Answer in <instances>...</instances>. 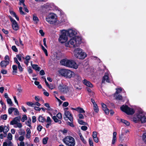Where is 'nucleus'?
<instances>
[{
	"instance_id": "1",
	"label": "nucleus",
	"mask_w": 146,
	"mask_h": 146,
	"mask_svg": "<svg viewBox=\"0 0 146 146\" xmlns=\"http://www.w3.org/2000/svg\"><path fill=\"white\" fill-rule=\"evenodd\" d=\"M74 33L75 31L71 29L63 32L58 39L59 41L62 43L67 41L68 40L67 36H69L70 37H75L77 36H75Z\"/></svg>"
},
{
	"instance_id": "2",
	"label": "nucleus",
	"mask_w": 146,
	"mask_h": 146,
	"mask_svg": "<svg viewBox=\"0 0 146 146\" xmlns=\"http://www.w3.org/2000/svg\"><path fill=\"white\" fill-rule=\"evenodd\" d=\"M82 42V39L80 37L77 36L75 37H73L70 40L65 42V45L66 46H70V44L73 45L74 47H76L79 46ZM65 43V42H64Z\"/></svg>"
},
{
	"instance_id": "3",
	"label": "nucleus",
	"mask_w": 146,
	"mask_h": 146,
	"mask_svg": "<svg viewBox=\"0 0 146 146\" xmlns=\"http://www.w3.org/2000/svg\"><path fill=\"white\" fill-rule=\"evenodd\" d=\"M60 63L62 65L68 67L77 69L78 66L76 62L73 60L63 59L60 61Z\"/></svg>"
},
{
	"instance_id": "4",
	"label": "nucleus",
	"mask_w": 146,
	"mask_h": 146,
	"mask_svg": "<svg viewBox=\"0 0 146 146\" xmlns=\"http://www.w3.org/2000/svg\"><path fill=\"white\" fill-rule=\"evenodd\" d=\"M64 115L65 117H64V119L65 120H67L69 119L71 121V122L68 121L67 123V124L70 125V127H74V125L73 123V117L72 114L68 111H65Z\"/></svg>"
},
{
	"instance_id": "5",
	"label": "nucleus",
	"mask_w": 146,
	"mask_h": 146,
	"mask_svg": "<svg viewBox=\"0 0 146 146\" xmlns=\"http://www.w3.org/2000/svg\"><path fill=\"white\" fill-rule=\"evenodd\" d=\"M74 55L76 58L79 59H84L87 56L86 53L83 52L82 50L80 48L75 50Z\"/></svg>"
},
{
	"instance_id": "6",
	"label": "nucleus",
	"mask_w": 146,
	"mask_h": 146,
	"mask_svg": "<svg viewBox=\"0 0 146 146\" xmlns=\"http://www.w3.org/2000/svg\"><path fill=\"white\" fill-rule=\"evenodd\" d=\"M64 142L68 146H74L75 142L74 139L72 137L67 136L63 140Z\"/></svg>"
},
{
	"instance_id": "7",
	"label": "nucleus",
	"mask_w": 146,
	"mask_h": 146,
	"mask_svg": "<svg viewBox=\"0 0 146 146\" xmlns=\"http://www.w3.org/2000/svg\"><path fill=\"white\" fill-rule=\"evenodd\" d=\"M60 73L62 76L68 78H70L74 74L71 70L66 69L61 70Z\"/></svg>"
},
{
	"instance_id": "8",
	"label": "nucleus",
	"mask_w": 146,
	"mask_h": 146,
	"mask_svg": "<svg viewBox=\"0 0 146 146\" xmlns=\"http://www.w3.org/2000/svg\"><path fill=\"white\" fill-rule=\"evenodd\" d=\"M121 110L128 115H133L135 113V111L133 108H131L128 106L123 105L120 107Z\"/></svg>"
},
{
	"instance_id": "9",
	"label": "nucleus",
	"mask_w": 146,
	"mask_h": 146,
	"mask_svg": "<svg viewBox=\"0 0 146 146\" xmlns=\"http://www.w3.org/2000/svg\"><path fill=\"white\" fill-rule=\"evenodd\" d=\"M58 88L60 92L64 94H67L69 91L68 87L66 85H59Z\"/></svg>"
},
{
	"instance_id": "10",
	"label": "nucleus",
	"mask_w": 146,
	"mask_h": 146,
	"mask_svg": "<svg viewBox=\"0 0 146 146\" xmlns=\"http://www.w3.org/2000/svg\"><path fill=\"white\" fill-rule=\"evenodd\" d=\"M9 19L12 23V27L13 30L17 31L19 29V27L17 22L13 19L11 16H9Z\"/></svg>"
},
{
	"instance_id": "11",
	"label": "nucleus",
	"mask_w": 146,
	"mask_h": 146,
	"mask_svg": "<svg viewBox=\"0 0 146 146\" xmlns=\"http://www.w3.org/2000/svg\"><path fill=\"white\" fill-rule=\"evenodd\" d=\"M9 61L2 60L0 63V66L2 68H5L9 64Z\"/></svg>"
},
{
	"instance_id": "12",
	"label": "nucleus",
	"mask_w": 146,
	"mask_h": 146,
	"mask_svg": "<svg viewBox=\"0 0 146 146\" xmlns=\"http://www.w3.org/2000/svg\"><path fill=\"white\" fill-rule=\"evenodd\" d=\"M101 105L102 107V109L104 111L105 113L107 114L108 115L109 113V110L107 108L106 105L103 103H101Z\"/></svg>"
},
{
	"instance_id": "13",
	"label": "nucleus",
	"mask_w": 146,
	"mask_h": 146,
	"mask_svg": "<svg viewBox=\"0 0 146 146\" xmlns=\"http://www.w3.org/2000/svg\"><path fill=\"white\" fill-rule=\"evenodd\" d=\"M139 115H140V113L137 114L134 117L132 118V120L135 123H138L140 121V118Z\"/></svg>"
},
{
	"instance_id": "14",
	"label": "nucleus",
	"mask_w": 146,
	"mask_h": 146,
	"mask_svg": "<svg viewBox=\"0 0 146 146\" xmlns=\"http://www.w3.org/2000/svg\"><path fill=\"white\" fill-rule=\"evenodd\" d=\"M140 121L142 123H145L146 122V115L143 113H140Z\"/></svg>"
},
{
	"instance_id": "15",
	"label": "nucleus",
	"mask_w": 146,
	"mask_h": 146,
	"mask_svg": "<svg viewBox=\"0 0 146 146\" xmlns=\"http://www.w3.org/2000/svg\"><path fill=\"white\" fill-rule=\"evenodd\" d=\"M106 81L108 83H110V81L109 76L107 75H104L103 77L102 80V83H105V81Z\"/></svg>"
},
{
	"instance_id": "16",
	"label": "nucleus",
	"mask_w": 146,
	"mask_h": 146,
	"mask_svg": "<svg viewBox=\"0 0 146 146\" xmlns=\"http://www.w3.org/2000/svg\"><path fill=\"white\" fill-rule=\"evenodd\" d=\"M84 84L86 85L87 86L90 87L92 88L93 87L92 84L90 82L87 81L86 79H84L83 80Z\"/></svg>"
},
{
	"instance_id": "17",
	"label": "nucleus",
	"mask_w": 146,
	"mask_h": 146,
	"mask_svg": "<svg viewBox=\"0 0 146 146\" xmlns=\"http://www.w3.org/2000/svg\"><path fill=\"white\" fill-rule=\"evenodd\" d=\"M72 76L74 77V80L75 81L78 82L81 80V77L78 74H74V76Z\"/></svg>"
},
{
	"instance_id": "18",
	"label": "nucleus",
	"mask_w": 146,
	"mask_h": 146,
	"mask_svg": "<svg viewBox=\"0 0 146 146\" xmlns=\"http://www.w3.org/2000/svg\"><path fill=\"white\" fill-rule=\"evenodd\" d=\"M38 119L40 122L43 123L46 121V119L44 117H43L42 115L39 116Z\"/></svg>"
},
{
	"instance_id": "19",
	"label": "nucleus",
	"mask_w": 146,
	"mask_h": 146,
	"mask_svg": "<svg viewBox=\"0 0 146 146\" xmlns=\"http://www.w3.org/2000/svg\"><path fill=\"white\" fill-rule=\"evenodd\" d=\"M31 65L34 69L38 71H40V67L38 66L37 65L32 64V62H31Z\"/></svg>"
},
{
	"instance_id": "20",
	"label": "nucleus",
	"mask_w": 146,
	"mask_h": 146,
	"mask_svg": "<svg viewBox=\"0 0 146 146\" xmlns=\"http://www.w3.org/2000/svg\"><path fill=\"white\" fill-rule=\"evenodd\" d=\"M125 135H126V134L125 133H122L121 134L119 135V141H122L124 140Z\"/></svg>"
},
{
	"instance_id": "21",
	"label": "nucleus",
	"mask_w": 146,
	"mask_h": 146,
	"mask_svg": "<svg viewBox=\"0 0 146 146\" xmlns=\"http://www.w3.org/2000/svg\"><path fill=\"white\" fill-rule=\"evenodd\" d=\"M54 19H50V18H46V20L48 23L50 24H54L55 23L56 21L54 20Z\"/></svg>"
},
{
	"instance_id": "22",
	"label": "nucleus",
	"mask_w": 146,
	"mask_h": 146,
	"mask_svg": "<svg viewBox=\"0 0 146 146\" xmlns=\"http://www.w3.org/2000/svg\"><path fill=\"white\" fill-rule=\"evenodd\" d=\"M52 118L55 122H58L59 124H61V121L60 120H59L57 118L56 116H53L52 117Z\"/></svg>"
},
{
	"instance_id": "23",
	"label": "nucleus",
	"mask_w": 146,
	"mask_h": 146,
	"mask_svg": "<svg viewBox=\"0 0 146 146\" xmlns=\"http://www.w3.org/2000/svg\"><path fill=\"white\" fill-rule=\"evenodd\" d=\"M115 99L116 100H122L123 97L121 95L119 94L117 95H114Z\"/></svg>"
},
{
	"instance_id": "24",
	"label": "nucleus",
	"mask_w": 146,
	"mask_h": 146,
	"mask_svg": "<svg viewBox=\"0 0 146 146\" xmlns=\"http://www.w3.org/2000/svg\"><path fill=\"white\" fill-rule=\"evenodd\" d=\"M9 125H8L7 126H4V130L3 131V133L5 134H6L7 132L9 130Z\"/></svg>"
},
{
	"instance_id": "25",
	"label": "nucleus",
	"mask_w": 146,
	"mask_h": 146,
	"mask_svg": "<svg viewBox=\"0 0 146 146\" xmlns=\"http://www.w3.org/2000/svg\"><path fill=\"white\" fill-rule=\"evenodd\" d=\"M120 121L122 123L125 124L127 126H129L130 124V123L129 121L125 120L124 119H121Z\"/></svg>"
},
{
	"instance_id": "26",
	"label": "nucleus",
	"mask_w": 146,
	"mask_h": 146,
	"mask_svg": "<svg viewBox=\"0 0 146 146\" xmlns=\"http://www.w3.org/2000/svg\"><path fill=\"white\" fill-rule=\"evenodd\" d=\"M77 111L80 113H84L85 112V111L83 109L80 107L77 108Z\"/></svg>"
},
{
	"instance_id": "27",
	"label": "nucleus",
	"mask_w": 146,
	"mask_h": 146,
	"mask_svg": "<svg viewBox=\"0 0 146 146\" xmlns=\"http://www.w3.org/2000/svg\"><path fill=\"white\" fill-rule=\"evenodd\" d=\"M79 136H80L81 140L82 141L83 143L84 144H86V142L84 139L81 133H79Z\"/></svg>"
},
{
	"instance_id": "28",
	"label": "nucleus",
	"mask_w": 146,
	"mask_h": 146,
	"mask_svg": "<svg viewBox=\"0 0 146 146\" xmlns=\"http://www.w3.org/2000/svg\"><path fill=\"white\" fill-rule=\"evenodd\" d=\"M12 68L13 70V72L15 73H17V67L16 65H13L12 66Z\"/></svg>"
},
{
	"instance_id": "29",
	"label": "nucleus",
	"mask_w": 146,
	"mask_h": 146,
	"mask_svg": "<svg viewBox=\"0 0 146 146\" xmlns=\"http://www.w3.org/2000/svg\"><path fill=\"white\" fill-rule=\"evenodd\" d=\"M116 91L114 94V95H116L120 93L122 90V89L121 88L116 89Z\"/></svg>"
},
{
	"instance_id": "30",
	"label": "nucleus",
	"mask_w": 146,
	"mask_h": 146,
	"mask_svg": "<svg viewBox=\"0 0 146 146\" xmlns=\"http://www.w3.org/2000/svg\"><path fill=\"white\" fill-rule=\"evenodd\" d=\"M33 20L34 21L36 22V24H37L39 21L38 17L36 16H35L34 15L33 16Z\"/></svg>"
},
{
	"instance_id": "31",
	"label": "nucleus",
	"mask_w": 146,
	"mask_h": 146,
	"mask_svg": "<svg viewBox=\"0 0 146 146\" xmlns=\"http://www.w3.org/2000/svg\"><path fill=\"white\" fill-rule=\"evenodd\" d=\"M78 123L80 125H87V123L86 122H84L82 120L78 119Z\"/></svg>"
},
{
	"instance_id": "32",
	"label": "nucleus",
	"mask_w": 146,
	"mask_h": 146,
	"mask_svg": "<svg viewBox=\"0 0 146 146\" xmlns=\"http://www.w3.org/2000/svg\"><path fill=\"white\" fill-rule=\"evenodd\" d=\"M18 133L20 135H25V132L24 130H22L21 129H20Z\"/></svg>"
},
{
	"instance_id": "33",
	"label": "nucleus",
	"mask_w": 146,
	"mask_h": 146,
	"mask_svg": "<svg viewBox=\"0 0 146 146\" xmlns=\"http://www.w3.org/2000/svg\"><path fill=\"white\" fill-rule=\"evenodd\" d=\"M94 111L96 113H98V112L99 109L97 104H96L95 105V106H94Z\"/></svg>"
},
{
	"instance_id": "34",
	"label": "nucleus",
	"mask_w": 146,
	"mask_h": 146,
	"mask_svg": "<svg viewBox=\"0 0 146 146\" xmlns=\"http://www.w3.org/2000/svg\"><path fill=\"white\" fill-rule=\"evenodd\" d=\"M48 139V138L47 137L43 138L42 139V143L44 145L46 144L47 143Z\"/></svg>"
},
{
	"instance_id": "35",
	"label": "nucleus",
	"mask_w": 146,
	"mask_h": 146,
	"mask_svg": "<svg viewBox=\"0 0 146 146\" xmlns=\"http://www.w3.org/2000/svg\"><path fill=\"white\" fill-rule=\"evenodd\" d=\"M89 143L90 146H94L93 142L91 137L89 139Z\"/></svg>"
},
{
	"instance_id": "36",
	"label": "nucleus",
	"mask_w": 146,
	"mask_h": 146,
	"mask_svg": "<svg viewBox=\"0 0 146 146\" xmlns=\"http://www.w3.org/2000/svg\"><path fill=\"white\" fill-rule=\"evenodd\" d=\"M7 103L8 104H9L10 106H13V103L10 98H9L7 99Z\"/></svg>"
},
{
	"instance_id": "37",
	"label": "nucleus",
	"mask_w": 146,
	"mask_h": 146,
	"mask_svg": "<svg viewBox=\"0 0 146 146\" xmlns=\"http://www.w3.org/2000/svg\"><path fill=\"white\" fill-rule=\"evenodd\" d=\"M15 108L11 107V108H9L8 110V113L9 114H11L13 111L15 110Z\"/></svg>"
},
{
	"instance_id": "38",
	"label": "nucleus",
	"mask_w": 146,
	"mask_h": 146,
	"mask_svg": "<svg viewBox=\"0 0 146 146\" xmlns=\"http://www.w3.org/2000/svg\"><path fill=\"white\" fill-rule=\"evenodd\" d=\"M22 7H20L19 8V10L20 14L23 15H26V13H25L22 10Z\"/></svg>"
},
{
	"instance_id": "39",
	"label": "nucleus",
	"mask_w": 146,
	"mask_h": 146,
	"mask_svg": "<svg viewBox=\"0 0 146 146\" xmlns=\"http://www.w3.org/2000/svg\"><path fill=\"white\" fill-rule=\"evenodd\" d=\"M41 47L42 49L45 54L46 55L48 56V53L47 50L42 45Z\"/></svg>"
},
{
	"instance_id": "40",
	"label": "nucleus",
	"mask_w": 146,
	"mask_h": 146,
	"mask_svg": "<svg viewBox=\"0 0 146 146\" xmlns=\"http://www.w3.org/2000/svg\"><path fill=\"white\" fill-rule=\"evenodd\" d=\"M56 117H57L59 119H62V114L60 113H58L56 115Z\"/></svg>"
},
{
	"instance_id": "41",
	"label": "nucleus",
	"mask_w": 146,
	"mask_h": 146,
	"mask_svg": "<svg viewBox=\"0 0 146 146\" xmlns=\"http://www.w3.org/2000/svg\"><path fill=\"white\" fill-rule=\"evenodd\" d=\"M17 122L14 119L12 121H11L10 123V125H13L14 124H17Z\"/></svg>"
},
{
	"instance_id": "42",
	"label": "nucleus",
	"mask_w": 146,
	"mask_h": 146,
	"mask_svg": "<svg viewBox=\"0 0 146 146\" xmlns=\"http://www.w3.org/2000/svg\"><path fill=\"white\" fill-rule=\"evenodd\" d=\"M27 119V117L26 115H23V117L21 118V121L22 122H25V120Z\"/></svg>"
},
{
	"instance_id": "43",
	"label": "nucleus",
	"mask_w": 146,
	"mask_h": 146,
	"mask_svg": "<svg viewBox=\"0 0 146 146\" xmlns=\"http://www.w3.org/2000/svg\"><path fill=\"white\" fill-rule=\"evenodd\" d=\"M12 50L15 52H17L18 50L16 48L15 46L14 45L12 46L11 47Z\"/></svg>"
},
{
	"instance_id": "44",
	"label": "nucleus",
	"mask_w": 146,
	"mask_h": 146,
	"mask_svg": "<svg viewBox=\"0 0 146 146\" xmlns=\"http://www.w3.org/2000/svg\"><path fill=\"white\" fill-rule=\"evenodd\" d=\"M15 111H14V115H19V111H18V109L16 108H15Z\"/></svg>"
},
{
	"instance_id": "45",
	"label": "nucleus",
	"mask_w": 146,
	"mask_h": 146,
	"mask_svg": "<svg viewBox=\"0 0 146 146\" xmlns=\"http://www.w3.org/2000/svg\"><path fill=\"white\" fill-rule=\"evenodd\" d=\"M54 15V14H50L47 18H50V19H53L54 20L55 18Z\"/></svg>"
},
{
	"instance_id": "46",
	"label": "nucleus",
	"mask_w": 146,
	"mask_h": 146,
	"mask_svg": "<svg viewBox=\"0 0 146 146\" xmlns=\"http://www.w3.org/2000/svg\"><path fill=\"white\" fill-rule=\"evenodd\" d=\"M23 54H19L16 55L17 57L18 58L19 61H21V56H22Z\"/></svg>"
},
{
	"instance_id": "47",
	"label": "nucleus",
	"mask_w": 146,
	"mask_h": 146,
	"mask_svg": "<svg viewBox=\"0 0 146 146\" xmlns=\"http://www.w3.org/2000/svg\"><path fill=\"white\" fill-rule=\"evenodd\" d=\"M12 137L13 136L11 133H8L7 138L9 140L11 141L12 139Z\"/></svg>"
},
{
	"instance_id": "48",
	"label": "nucleus",
	"mask_w": 146,
	"mask_h": 146,
	"mask_svg": "<svg viewBox=\"0 0 146 146\" xmlns=\"http://www.w3.org/2000/svg\"><path fill=\"white\" fill-rule=\"evenodd\" d=\"M28 72L29 74H31L33 73V70L31 66L28 67V69H27Z\"/></svg>"
},
{
	"instance_id": "49",
	"label": "nucleus",
	"mask_w": 146,
	"mask_h": 146,
	"mask_svg": "<svg viewBox=\"0 0 146 146\" xmlns=\"http://www.w3.org/2000/svg\"><path fill=\"white\" fill-rule=\"evenodd\" d=\"M18 67L19 70V71L21 72L23 71V69L20 64H19L18 65Z\"/></svg>"
},
{
	"instance_id": "50",
	"label": "nucleus",
	"mask_w": 146,
	"mask_h": 146,
	"mask_svg": "<svg viewBox=\"0 0 146 146\" xmlns=\"http://www.w3.org/2000/svg\"><path fill=\"white\" fill-rule=\"evenodd\" d=\"M44 105L45 106L48 108V110H51V108H50L48 103H46L44 104Z\"/></svg>"
},
{
	"instance_id": "51",
	"label": "nucleus",
	"mask_w": 146,
	"mask_h": 146,
	"mask_svg": "<svg viewBox=\"0 0 146 146\" xmlns=\"http://www.w3.org/2000/svg\"><path fill=\"white\" fill-rule=\"evenodd\" d=\"M42 128L43 127L41 125H38L37 127V129L38 131L40 132L41 131Z\"/></svg>"
},
{
	"instance_id": "52",
	"label": "nucleus",
	"mask_w": 146,
	"mask_h": 146,
	"mask_svg": "<svg viewBox=\"0 0 146 146\" xmlns=\"http://www.w3.org/2000/svg\"><path fill=\"white\" fill-rule=\"evenodd\" d=\"M1 72L3 74H5L7 73V70L2 69L1 70Z\"/></svg>"
},
{
	"instance_id": "53",
	"label": "nucleus",
	"mask_w": 146,
	"mask_h": 146,
	"mask_svg": "<svg viewBox=\"0 0 146 146\" xmlns=\"http://www.w3.org/2000/svg\"><path fill=\"white\" fill-rule=\"evenodd\" d=\"M143 141L146 143V132L144 133L143 135Z\"/></svg>"
},
{
	"instance_id": "54",
	"label": "nucleus",
	"mask_w": 146,
	"mask_h": 146,
	"mask_svg": "<svg viewBox=\"0 0 146 146\" xmlns=\"http://www.w3.org/2000/svg\"><path fill=\"white\" fill-rule=\"evenodd\" d=\"M7 115L6 114H4L3 116H1V118L4 120H6L7 118Z\"/></svg>"
},
{
	"instance_id": "55",
	"label": "nucleus",
	"mask_w": 146,
	"mask_h": 146,
	"mask_svg": "<svg viewBox=\"0 0 146 146\" xmlns=\"http://www.w3.org/2000/svg\"><path fill=\"white\" fill-rule=\"evenodd\" d=\"M14 119L17 121H20L21 119V117H17L14 118Z\"/></svg>"
},
{
	"instance_id": "56",
	"label": "nucleus",
	"mask_w": 146,
	"mask_h": 146,
	"mask_svg": "<svg viewBox=\"0 0 146 146\" xmlns=\"http://www.w3.org/2000/svg\"><path fill=\"white\" fill-rule=\"evenodd\" d=\"M87 129V127L85 125L82 126L81 127V129L83 131H86Z\"/></svg>"
},
{
	"instance_id": "57",
	"label": "nucleus",
	"mask_w": 146,
	"mask_h": 146,
	"mask_svg": "<svg viewBox=\"0 0 146 146\" xmlns=\"http://www.w3.org/2000/svg\"><path fill=\"white\" fill-rule=\"evenodd\" d=\"M46 122L48 123H51V120L49 117H47Z\"/></svg>"
},
{
	"instance_id": "58",
	"label": "nucleus",
	"mask_w": 146,
	"mask_h": 146,
	"mask_svg": "<svg viewBox=\"0 0 146 146\" xmlns=\"http://www.w3.org/2000/svg\"><path fill=\"white\" fill-rule=\"evenodd\" d=\"M117 141L116 138H113V137L112 141V144L114 145L115 144V142Z\"/></svg>"
},
{
	"instance_id": "59",
	"label": "nucleus",
	"mask_w": 146,
	"mask_h": 146,
	"mask_svg": "<svg viewBox=\"0 0 146 146\" xmlns=\"http://www.w3.org/2000/svg\"><path fill=\"white\" fill-rule=\"evenodd\" d=\"M27 104L29 106H32L35 104L31 102H28L27 103Z\"/></svg>"
},
{
	"instance_id": "60",
	"label": "nucleus",
	"mask_w": 146,
	"mask_h": 146,
	"mask_svg": "<svg viewBox=\"0 0 146 146\" xmlns=\"http://www.w3.org/2000/svg\"><path fill=\"white\" fill-rule=\"evenodd\" d=\"M4 130V126L3 125L0 126V133H1L3 132Z\"/></svg>"
},
{
	"instance_id": "61",
	"label": "nucleus",
	"mask_w": 146,
	"mask_h": 146,
	"mask_svg": "<svg viewBox=\"0 0 146 146\" xmlns=\"http://www.w3.org/2000/svg\"><path fill=\"white\" fill-rule=\"evenodd\" d=\"M14 59L15 62L18 64V65H19V64H20V63L18 61L17 58H14Z\"/></svg>"
},
{
	"instance_id": "62",
	"label": "nucleus",
	"mask_w": 146,
	"mask_h": 146,
	"mask_svg": "<svg viewBox=\"0 0 146 146\" xmlns=\"http://www.w3.org/2000/svg\"><path fill=\"white\" fill-rule=\"evenodd\" d=\"M39 32L42 36H44V33L43 32L42 29H40L39 31Z\"/></svg>"
},
{
	"instance_id": "63",
	"label": "nucleus",
	"mask_w": 146,
	"mask_h": 146,
	"mask_svg": "<svg viewBox=\"0 0 146 146\" xmlns=\"http://www.w3.org/2000/svg\"><path fill=\"white\" fill-rule=\"evenodd\" d=\"M34 142L35 143H37L39 142V138L38 137H35V139H34Z\"/></svg>"
},
{
	"instance_id": "64",
	"label": "nucleus",
	"mask_w": 146,
	"mask_h": 146,
	"mask_svg": "<svg viewBox=\"0 0 146 146\" xmlns=\"http://www.w3.org/2000/svg\"><path fill=\"white\" fill-rule=\"evenodd\" d=\"M78 116L79 117V118L80 119H84V117L83 115L79 113L78 115Z\"/></svg>"
}]
</instances>
